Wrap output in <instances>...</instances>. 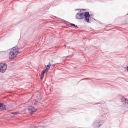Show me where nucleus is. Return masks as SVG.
<instances>
[{
	"label": "nucleus",
	"mask_w": 128,
	"mask_h": 128,
	"mask_svg": "<svg viewBox=\"0 0 128 128\" xmlns=\"http://www.w3.org/2000/svg\"><path fill=\"white\" fill-rule=\"evenodd\" d=\"M84 18L85 20L90 24V12H86V14H84L82 12L80 11L76 14V18L77 20H84Z\"/></svg>",
	"instance_id": "1"
},
{
	"label": "nucleus",
	"mask_w": 128,
	"mask_h": 128,
	"mask_svg": "<svg viewBox=\"0 0 128 128\" xmlns=\"http://www.w3.org/2000/svg\"><path fill=\"white\" fill-rule=\"evenodd\" d=\"M20 51L18 48L14 47L10 50L9 58L10 60H14L18 56Z\"/></svg>",
	"instance_id": "2"
},
{
	"label": "nucleus",
	"mask_w": 128,
	"mask_h": 128,
	"mask_svg": "<svg viewBox=\"0 0 128 128\" xmlns=\"http://www.w3.org/2000/svg\"><path fill=\"white\" fill-rule=\"evenodd\" d=\"M8 70V65L4 63H0V72L4 74Z\"/></svg>",
	"instance_id": "3"
},
{
	"label": "nucleus",
	"mask_w": 128,
	"mask_h": 128,
	"mask_svg": "<svg viewBox=\"0 0 128 128\" xmlns=\"http://www.w3.org/2000/svg\"><path fill=\"white\" fill-rule=\"evenodd\" d=\"M50 66L48 65L47 66V68L46 70H44L42 72L41 74V80H44V74H46V72H48V70H50Z\"/></svg>",
	"instance_id": "4"
},
{
	"label": "nucleus",
	"mask_w": 128,
	"mask_h": 128,
	"mask_svg": "<svg viewBox=\"0 0 128 128\" xmlns=\"http://www.w3.org/2000/svg\"><path fill=\"white\" fill-rule=\"evenodd\" d=\"M120 100L124 104H128V99L126 98L124 96H122L120 98Z\"/></svg>",
	"instance_id": "5"
},
{
	"label": "nucleus",
	"mask_w": 128,
	"mask_h": 128,
	"mask_svg": "<svg viewBox=\"0 0 128 128\" xmlns=\"http://www.w3.org/2000/svg\"><path fill=\"white\" fill-rule=\"evenodd\" d=\"M28 110H29V112L30 114H32V112H36V110L32 106L29 107L28 108Z\"/></svg>",
	"instance_id": "6"
},
{
	"label": "nucleus",
	"mask_w": 128,
	"mask_h": 128,
	"mask_svg": "<svg viewBox=\"0 0 128 128\" xmlns=\"http://www.w3.org/2000/svg\"><path fill=\"white\" fill-rule=\"evenodd\" d=\"M94 128H100V126H102V124H100V122H96L94 124Z\"/></svg>",
	"instance_id": "7"
},
{
	"label": "nucleus",
	"mask_w": 128,
	"mask_h": 128,
	"mask_svg": "<svg viewBox=\"0 0 128 128\" xmlns=\"http://www.w3.org/2000/svg\"><path fill=\"white\" fill-rule=\"evenodd\" d=\"M6 106H4V104H0V110H6Z\"/></svg>",
	"instance_id": "8"
},
{
	"label": "nucleus",
	"mask_w": 128,
	"mask_h": 128,
	"mask_svg": "<svg viewBox=\"0 0 128 128\" xmlns=\"http://www.w3.org/2000/svg\"><path fill=\"white\" fill-rule=\"evenodd\" d=\"M71 26H74V28H78V26H76L74 24H70Z\"/></svg>",
	"instance_id": "9"
},
{
	"label": "nucleus",
	"mask_w": 128,
	"mask_h": 128,
	"mask_svg": "<svg viewBox=\"0 0 128 128\" xmlns=\"http://www.w3.org/2000/svg\"><path fill=\"white\" fill-rule=\"evenodd\" d=\"M124 68L126 70V72H128V66L127 67H125Z\"/></svg>",
	"instance_id": "10"
},
{
	"label": "nucleus",
	"mask_w": 128,
	"mask_h": 128,
	"mask_svg": "<svg viewBox=\"0 0 128 128\" xmlns=\"http://www.w3.org/2000/svg\"><path fill=\"white\" fill-rule=\"evenodd\" d=\"M15 114H18V112L14 113Z\"/></svg>",
	"instance_id": "11"
},
{
	"label": "nucleus",
	"mask_w": 128,
	"mask_h": 128,
	"mask_svg": "<svg viewBox=\"0 0 128 128\" xmlns=\"http://www.w3.org/2000/svg\"><path fill=\"white\" fill-rule=\"evenodd\" d=\"M34 104H36V102H34Z\"/></svg>",
	"instance_id": "12"
}]
</instances>
